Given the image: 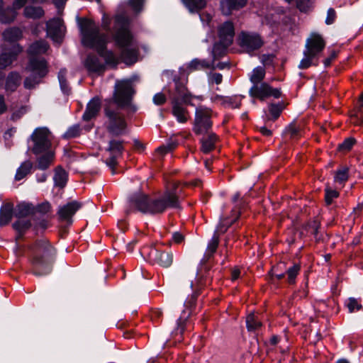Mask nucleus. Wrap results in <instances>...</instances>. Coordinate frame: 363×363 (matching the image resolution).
<instances>
[{
    "instance_id": "f257e3e1",
    "label": "nucleus",
    "mask_w": 363,
    "mask_h": 363,
    "mask_svg": "<svg viewBox=\"0 0 363 363\" xmlns=\"http://www.w3.org/2000/svg\"><path fill=\"white\" fill-rule=\"evenodd\" d=\"M178 185L174 182L171 188H168L162 195L155 198H150L145 194L136 196L130 199V207L131 209L150 215L162 214L169 208H179Z\"/></svg>"
},
{
    "instance_id": "f03ea898",
    "label": "nucleus",
    "mask_w": 363,
    "mask_h": 363,
    "mask_svg": "<svg viewBox=\"0 0 363 363\" xmlns=\"http://www.w3.org/2000/svg\"><path fill=\"white\" fill-rule=\"evenodd\" d=\"M82 43L87 47L95 48L99 55L103 57L106 63L116 67L118 62V58L111 51H105L106 36L100 34L99 28L91 20L82 19L79 23Z\"/></svg>"
},
{
    "instance_id": "7ed1b4c3",
    "label": "nucleus",
    "mask_w": 363,
    "mask_h": 363,
    "mask_svg": "<svg viewBox=\"0 0 363 363\" xmlns=\"http://www.w3.org/2000/svg\"><path fill=\"white\" fill-rule=\"evenodd\" d=\"M113 39L121 49V58L127 64L136 61L138 46L128 27V19L123 16H116L113 19Z\"/></svg>"
},
{
    "instance_id": "20e7f679",
    "label": "nucleus",
    "mask_w": 363,
    "mask_h": 363,
    "mask_svg": "<svg viewBox=\"0 0 363 363\" xmlns=\"http://www.w3.org/2000/svg\"><path fill=\"white\" fill-rule=\"evenodd\" d=\"M30 261L34 274L43 276L52 270L55 250L47 240H39L33 244L30 248Z\"/></svg>"
},
{
    "instance_id": "39448f33",
    "label": "nucleus",
    "mask_w": 363,
    "mask_h": 363,
    "mask_svg": "<svg viewBox=\"0 0 363 363\" xmlns=\"http://www.w3.org/2000/svg\"><path fill=\"white\" fill-rule=\"evenodd\" d=\"M49 48L48 44L44 40L33 43L28 48L30 62L27 69L33 75V79L26 78L24 81L26 88L31 89L39 82V79L46 75L48 72L46 61L38 56L45 54Z\"/></svg>"
},
{
    "instance_id": "423d86ee",
    "label": "nucleus",
    "mask_w": 363,
    "mask_h": 363,
    "mask_svg": "<svg viewBox=\"0 0 363 363\" xmlns=\"http://www.w3.org/2000/svg\"><path fill=\"white\" fill-rule=\"evenodd\" d=\"M325 47V41L321 35L312 33L306 42L303 57L300 62V69H307L318 65V59Z\"/></svg>"
},
{
    "instance_id": "0eeeda50",
    "label": "nucleus",
    "mask_w": 363,
    "mask_h": 363,
    "mask_svg": "<svg viewBox=\"0 0 363 363\" xmlns=\"http://www.w3.org/2000/svg\"><path fill=\"white\" fill-rule=\"evenodd\" d=\"M140 254L149 262L153 264H158L162 267H169L173 262V255L172 252L154 247H143L140 250Z\"/></svg>"
},
{
    "instance_id": "6e6552de",
    "label": "nucleus",
    "mask_w": 363,
    "mask_h": 363,
    "mask_svg": "<svg viewBox=\"0 0 363 363\" xmlns=\"http://www.w3.org/2000/svg\"><path fill=\"white\" fill-rule=\"evenodd\" d=\"M234 34V26L230 21L224 23L219 27V41L214 45L213 48V54L215 57L223 55L225 50L232 44Z\"/></svg>"
},
{
    "instance_id": "1a4fd4ad",
    "label": "nucleus",
    "mask_w": 363,
    "mask_h": 363,
    "mask_svg": "<svg viewBox=\"0 0 363 363\" xmlns=\"http://www.w3.org/2000/svg\"><path fill=\"white\" fill-rule=\"evenodd\" d=\"M135 91L132 82L125 79L117 81L115 85L113 101L120 107H125L130 104Z\"/></svg>"
},
{
    "instance_id": "9d476101",
    "label": "nucleus",
    "mask_w": 363,
    "mask_h": 363,
    "mask_svg": "<svg viewBox=\"0 0 363 363\" xmlns=\"http://www.w3.org/2000/svg\"><path fill=\"white\" fill-rule=\"evenodd\" d=\"M31 137L34 143V153L39 154L49 150L51 146V135L48 128H36Z\"/></svg>"
},
{
    "instance_id": "9b49d317",
    "label": "nucleus",
    "mask_w": 363,
    "mask_h": 363,
    "mask_svg": "<svg viewBox=\"0 0 363 363\" xmlns=\"http://www.w3.org/2000/svg\"><path fill=\"white\" fill-rule=\"evenodd\" d=\"M211 110L206 107H199L196 110L194 130L196 134L207 131L212 125Z\"/></svg>"
},
{
    "instance_id": "f8f14e48",
    "label": "nucleus",
    "mask_w": 363,
    "mask_h": 363,
    "mask_svg": "<svg viewBox=\"0 0 363 363\" xmlns=\"http://www.w3.org/2000/svg\"><path fill=\"white\" fill-rule=\"evenodd\" d=\"M251 96L264 100L269 97L278 99L281 96V91L279 89H274L268 84L262 82L255 84L250 89Z\"/></svg>"
},
{
    "instance_id": "ddd939ff",
    "label": "nucleus",
    "mask_w": 363,
    "mask_h": 363,
    "mask_svg": "<svg viewBox=\"0 0 363 363\" xmlns=\"http://www.w3.org/2000/svg\"><path fill=\"white\" fill-rule=\"evenodd\" d=\"M106 114L108 118V131L115 135H122L126 129V122L121 115L106 109Z\"/></svg>"
},
{
    "instance_id": "4468645a",
    "label": "nucleus",
    "mask_w": 363,
    "mask_h": 363,
    "mask_svg": "<svg viewBox=\"0 0 363 363\" xmlns=\"http://www.w3.org/2000/svg\"><path fill=\"white\" fill-rule=\"evenodd\" d=\"M239 41L241 47L245 48L247 52L259 48L263 41L261 37L256 33H250L242 32L239 35Z\"/></svg>"
},
{
    "instance_id": "2eb2a0df",
    "label": "nucleus",
    "mask_w": 363,
    "mask_h": 363,
    "mask_svg": "<svg viewBox=\"0 0 363 363\" xmlns=\"http://www.w3.org/2000/svg\"><path fill=\"white\" fill-rule=\"evenodd\" d=\"M48 35L55 43H60L65 34V26L60 18H54L47 23Z\"/></svg>"
},
{
    "instance_id": "dca6fc26",
    "label": "nucleus",
    "mask_w": 363,
    "mask_h": 363,
    "mask_svg": "<svg viewBox=\"0 0 363 363\" xmlns=\"http://www.w3.org/2000/svg\"><path fill=\"white\" fill-rule=\"evenodd\" d=\"M10 51L7 52V49L4 48L2 53L0 55V69H4L12 64L16 60L17 55L23 50L22 48L18 44L12 45L9 49Z\"/></svg>"
},
{
    "instance_id": "f3484780",
    "label": "nucleus",
    "mask_w": 363,
    "mask_h": 363,
    "mask_svg": "<svg viewBox=\"0 0 363 363\" xmlns=\"http://www.w3.org/2000/svg\"><path fill=\"white\" fill-rule=\"evenodd\" d=\"M123 150V147L121 141L113 140L110 142L108 148L110 157L106 160V163L109 167L113 168L116 165V160L121 155Z\"/></svg>"
},
{
    "instance_id": "a211bd4d",
    "label": "nucleus",
    "mask_w": 363,
    "mask_h": 363,
    "mask_svg": "<svg viewBox=\"0 0 363 363\" xmlns=\"http://www.w3.org/2000/svg\"><path fill=\"white\" fill-rule=\"evenodd\" d=\"M81 206L77 201H72L60 207L57 213L61 220L69 221Z\"/></svg>"
},
{
    "instance_id": "6ab92c4d",
    "label": "nucleus",
    "mask_w": 363,
    "mask_h": 363,
    "mask_svg": "<svg viewBox=\"0 0 363 363\" xmlns=\"http://www.w3.org/2000/svg\"><path fill=\"white\" fill-rule=\"evenodd\" d=\"M46 0H15L13 3V9H10L6 11V13L11 14V18H6L4 15L1 17V21L2 23H8L14 20L16 16V12L15 9H19L22 8L27 2L36 3V4H42L45 2Z\"/></svg>"
},
{
    "instance_id": "aec40b11",
    "label": "nucleus",
    "mask_w": 363,
    "mask_h": 363,
    "mask_svg": "<svg viewBox=\"0 0 363 363\" xmlns=\"http://www.w3.org/2000/svg\"><path fill=\"white\" fill-rule=\"evenodd\" d=\"M247 0H222L220 3L222 13L230 15L233 10H238L244 7Z\"/></svg>"
},
{
    "instance_id": "412c9836",
    "label": "nucleus",
    "mask_w": 363,
    "mask_h": 363,
    "mask_svg": "<svg viewBox=\"0 0 363 363\" xmlns=\"http://www.w3.org/2000/svg\"><path fill=\"white\" fill-rule=\"evenodd\" d=\"M84 66L90 72L101 73L103 72L105 67L95 55H89L84 61Z\"/></svg>"
},
{
    "instance_id": "4be33fe9",
    "label": "nucleus",
    "mask_w": 363,
    "mask_h": 363,
    "mask_svg": "<svg viewBox=\"0 0 363 363\" xmlns=\"http://www.w3.org/2000/svg\"><path fill=\"white\" fill-rule=\"evenodd\" d=\"M101 102L98 98H94L87 104L86 111L83 115L84 121H89L95 117L100 110Z\"/></svg>"
},
{
    "instance_id": "5701e85b",
    "label": "nucleus",
    "mask_w": 363,
    "mask_h": 363,
    "mask_svg": "<svg viewBox=\"0 0 363 363\" xmlns=\"http://www.w3.org/2000/svg\"><path fill=\"white\" fill-rule=\"evenodd\" d=\"M172 113L179 123H186L189 118V112L177 101H173Z\"/></svg>"
},
{
    "instance_id": "b1692460",
    "label": "nucleus",
    "mask_w": 363,
    "mask_h": 363,
    "mask_svg": "<svg viewBox=\"0 0 363 363\" xmlns=\"http://www.w3.org/2000/svg\"><path fill=\"white\" fill-rule=\"evenodd\" d=\"M176 91L178 95V97L181 99L184 103L194 105L191 103L193 99H198L201 100V96H193L186 89V88L181 84H177Z\"/></svg>"
},
{
    "instance_id": "393cba45",
    "label": "nucleus",
    "mask_w": 363,
    "mask_h": 363,
    "mask_svg": "<svg viewBox=\"0 0 363 363\" xmlns=\"http://www.w3.org/2000/svg\"><path fill=\"white\" fill-rule=\"evenodd\" d=\"M21 77L17 72H11L6 81V89L9 91H13L21 83Z\"/></svg>"
},
{
    "instance_id": "a878e982",
    "label": "nucleus",
    "mask_w": 363,
    "mask_h": 363,
    "mask_svg": "<svg viewBox=\"0 0 363 363\" xmlns=\"http://www.w3.org/2000/svg\"><path fill=\"white\" fill-rule=\"evenodd\" d=\"M218 138L215 134L211 133L201 140V151L203 153H208L215 148Z\"/></svg>"
},
{
    "instance_id": "bb28decb",
    "label": "nucleus",
    "mask_w": 363,
    "mask_h": 363,
    "mask_svg": "<svg viewBox=\"0 0 363 363\" xmlns=\"http://www.w3.org/2000/svg\"><path fill=\"white\" fill-rule=\"evenodd\" d=\"M350 121L354 125H363V94L359 97L358 108L350 116Z\"/></svg>"
},
{
    "instance_id": "cd10ccee",
    "label": "nucleus",
    "mask_w": 363,
    "mask_h": 363,
    "mask_svg": "<svg viewBox=\"0 0 363 363\" xmlns=\"http://www.w3.org/2000/svg\"><path fill=\"white\" fill-rule=\"evenodd\" d=\"M33 167V164L30 161H25L17 169L15 175V180L20 181L25 178L28 174L30 173Z\"/></svg>"
},
{
    "instance_id": "c85d7f7f",
    "label": "nucleus",
    "mask_w": 363,
    "mask_h": 363,
    "mask_svg": "<svg viewBox=\"0 0 363 363\" xmlns=\"http://www.w3.org/2000/svg\"><path fill=\"white\" fill-rule=\"evenodd\" d=\"M348 171L349 169L346 167H342L337 169L334 175L335 183L343 187L349 177Z\"/></svg>"
},
{
    "instance_id": "c756f323",
    "label": "nucleus",
    "mask_w": 363,
    "mask_h": 363,
    "mask_svg": "<svg viewBox=\"0 0 363 363\" xmlns=\"http://www.w3.org/2000/svg\"><path fill=\"white\" fill-rule=\"evenodd\" d=\"M4 38L9 43L16 42L22 36L21 30L17 28H11L6 30L3 33Z\"/></svg>"
},
{
    "instance_id": "7c9ffc66",
    "label": "nucleus",
    "mask_w": 363,
    "mask_h": 363,
    "mask_svg": "<svg viewBox=\"0 0 363 363\" xmlns=\"http://www.w3.org/2000/svg\"><path fill=\"white\" fill-rule=\"evenodd\" d=\"M54 152L49 150L44 155L39 157L38 160V168L40 169H45L52 163L54 160Z\"/></svg>"
},
{
    "instance_id": "2f4dec72",
    "label": "nucleus",
    "mask_w": 363,
    "mask_h": 363,
    "mask_svg": "<svg viewBox=\"0 0 363 363\" xmlns=\"http://www.w3.org/2000/svg\"><path fill=\"white\" fill-rule=\"evenodd\" d=\"M67 180V174L65 169L62 167H58L55 169L54 181L57 186L63 187Z\"/></svg>"
},
{
    "instance_id": "473e14b6",
    "label": "nucleus",
    "mask_w": 363,
    "mask_h": 363,
    "mask_svg": "<svg viewBox=\"0 0 363 363\" xmlns=\"http://www.w3.org/2000/svg\"><path fill=\"white\" fill-rule=\"evenodd\" d=\"M44 15V11L40 6H28L24 9V16L30 18H40Z\"/></svg>"
},
{
    "instance_id": "72a5a7b5",
    "label": "nucleus",
    "mask_w": 363,
    "mask_h": 363,
    "mask_svg": "<svg viewBox=\"0 0 363 363\" xmlns=\"http://www.w3.org/2000/svg\"><path fill=\"white\" fill-rule=\"evenodd\" d=\"M191 12L198 11L205 7L206 0H182Z\"/></svg>"
},
{
    "instance_id": "f704fd0d",
    "label": "nucleus",
    "mask_w": 363,
    "mask_h": 363,
    "mask_svg": "<svg viewBox=\"0 0 363 363\" xmlns=\"http://www.w3.org/2000/svg\"><path fill=\"white\" fill-rule=\"evenodd\" d=\"M265 76V69L262 67L255 68L250 75V82L255 85V84L262 83Z\"/></svg>"
},
{
    "instance_id": "c9c22d12",
    "label": "nucleus",
    "mask_w": 363,
    "mask_h": 363,
    "mask_svg": "<svg viewBox=\"0 0 363 363\" xmlns=\"http://www.w3.org/2000/svg\"><path fill=\"white\" fill-rule=\"evenodd\" d=\"M209 67L210 64L208 62L205 60H199L198 59H194L188 64L187 69L189 71L192 72L195 70L208 68Z\"/></svg>"
},
{
    "instance_id": "e433bc0d",
    "label": "nucleus",
    "mask_w": 363,
    "mask_h": 363,
    "mask_svg": "<svg viewBox=\"0 0 363 363\" xmlns=\"http://www.w3.org/2000/svg\"><path fill=\"white\" fill-rule=\"evenodd\" d=\"M33 212V208L28 203H21L18 206L16 216L24 218Z\"/></svg>"
},
{
    "instance_id": "4c0bfd02",
    "label": "nucleus",
    "mask_w": 363,
    "mask_h": 363,
    "mask_svg": "<svg viewBox=\"0 0 363 363\" xmlns=\"http://www.w3.org/2000/svg\"><path fill=\"white\" fill-rule=\"evenodd\" d=\"M281 108L279 105L271 104L269 106V114H266L267 120H276L279 116Z\"/></svg>"
},
{
    "instance_id": "58836bf2",
    "label": "nucleus",
    "mask_w": 363,
    "mask_h": 363,
    "mask_svg": "<svg viewBox=\"0 0 363 363\" xmlns=\"http://www.w3.org/2000/svg\"><path fill=\"white\" fill-rule=\"evenodd\" d=\"M30 225V222L28 220L24 218H19V219L13 223V226L19 233H23L29 228Z\"/></svg>"
},
{
    "instance_id": "ea45409f",
    "label": "nucleus",
    "mask_w": 363,
    "mask_h": 363,
    "mask_svg": "<svg viewBox=\"0 0 363 363\" xmlns=\"http://www.w3.org/2000/svg\"><path fill=\"white\" fill-rule=\"evenodd\" d=\"M315 0H296L297 8L301 12H308L312 9Z\"/></svg>"
},
{
    "instance_id": "a19ab883",
    "label": "nucleus",
    "mask_w": 363,
    "mask_h": 363,
    "mask_svg": "<svg viewBox=\"0 0 363 363\" xmlns=\"http://www.w3.org/2000/svg\"><path fill=\"white\" fill-rule=\"evenodd\" d=\"M246 324L249 330H256L261 326V323L256 319L253 314H250L247 316Z\"/></svg>"
},
{
    "instance_id": "79ce46f5",
    "label": "nucleus",
    "mask_w": 363,
    "mask_h": 363,
    "mask_svg": "<svg viewBox=\"0 0 363 363\" xmlns=\"http://www.w3.org/2000/svg\"><path fill=\"white\" fill-rule=\"evenodd\" d=\"M12 218V211L10 208L1 209L0 212V225L8 224Z\"/></svg>"
},
{
    "instance_id": "37998d69",
    "label": "nucleus",
    "mask_w": 363,
    "mask_h": 363,
    "mask_svg": "<svg viewBox=\"0 0 363 363\" xmlns=\"http://www.w3.org/2000/svg\"><path fill=\"white\" fill-rule=\"evenodd\" d=\"M339 196V193L335 189L327 186L325 189V200L327 205H330L334 199Z\"/></svg>"
},
{
    "instance_id": "c03bdc74",
    "label": "nucleus",
    "mask_w": 363,
    "mask_h": 363,
    "mask_svg": "<svg viewBox=\"0 0 363 363\" xmlns=\"http://www.w3.org/2000/svg\"><path fill=\"white\" fill-rule=\"evenodd\" d=\"M347 306L350 313H353L362 308L361 303L357 299L354 298H350L347 300Z\"/></svg>"
},
{
    "instance_id": "a18cd8bd",
    "label": "nucleus",
    "mask_w": 363,
    "mask_h": 363,
    "mask_svg": "<svg viewBox=\"0 0 363 363\" xmlns=\"http://www.w3.org/2000/svg\"><path fill=\"white\" fill-rule=\"evenodd\" d=\"M299 270L300 267L298 264H294L287 270L288 281L289 284H293L294 282L295 278L298 274Z\"/></svg>"
},
{
    "instance_id": "49530a36",
    "label": "nucleus",
    "mask_w": 363,
    "mask_h": 363,
    "mask_svg": "<svg viewBox=\"0 0 363 363\" xmlns=\"http://www.w3.org/2000/svg\"><path fill=\"white\" fill-rule=\"evenodd\" d=\"M227 99H230V101H229L227 100L225 107L236 108L240 106L241 98L240 96H235L233 97H227Z\"/></svg>"
},
{
    "instance_id": "de8ad7c7",
    "label": "nucleus",
    "mask_w": 363,
    "mask_h": 363,
    "mask_svg": "<svg viewBox=\"0 0 363 363\" xmlns=\"http://www.w3.org/2000/svg\"><path fill=\"white\" fill-rule=\"evenodd\" d=\"M80 134V128L79 125H73L70 127L66 133L64 134L65 138H76Z\"/></svg>"
},
{
    "instance_id": "09e8293b",
    "label": "nucleus",
    "mask_w": 363,
    "mask_h": 363,
    "mask_svg": "<svg viewBox=\"0 0 363 363\" xmlns=\"http://www.w3.org/2000/svg\"><path fill=\"white\" fill-rule=\"evenodd\" d=\"M355 143V140L352 138H348L344 142L339 145V149L342 151L347 152L352 149Z\"/></svg>"
},
{
    "instance_id": "8fccbe9b",
    "label": "nucleus",
    "mask_w": 363,
    "mask_h": 363,
    "mask_svg": "<svg viewBox=\"0 0 363 363\" xmlns=\"http://www.w3.org/2000/svg\"><path fill=\"white\" fill-rule=\"evenodd\" d=\"M218 245V238L213 236L209 242L207 247V252L209 253H214Z\"/></svg>"
},
{
    "instance_id": "3c124183",
    "label": "nucleus",
    "mask_w": 363,
    "mask_h": 363,
    "mask_svg": "<svg viewBox=\"0 0 363 363\" xmlns=\"http://www.w3.org/2000/svg\"><path fill=\"white\" fill-rule=\"evenodd\" d=\"M336 18V12L335 11L330 8L328 10L327 13V17L325 19V23L328 25H330L334 23L335 20Z\"/></svg>"
},
{
    "instance_id": "603ef678",
    "label": "nucleus",
    "mask_w": 363,
    "mask_h": 363,
    "mask_svg": "<svg viewBox=\"0 0 363 363\" xmlns=\"http://www.w3.org/2000/svg\"><path fill=\"white\" fill-rule=\"evenodd\" d=\"M166 100V96L162 93H157L153 97L154 104L158 106L164 104Z\"/></svg>"
},
{
    "instance_id": "864d4df0",
    "label": "nucleus",
    "mask_w": 363,
    "mask_h": 363,
    "mask_svg": "<svg viewBox=\"0 0 363 363\" xmlns=\"http://www.w3.org/2000/svg\"><path fill=\"white\" fill-rule=\"evenodd\" d=\"M51 209V206L48 202H44L41 204H39L37 206V211L41 213H47Z\"/></svg>"
},
{
    "instance_id": "5fc2aeb1",
    "label": "nucleus",
    "mask_w": 363,
    "mask_h": 363,
    "mask_svg": "<svg viewBox=\"0 0 363 363\" xmlns=\"http://www.w3.org/2000/svg\"><path fill=\"white\" fill-rule=\"evenodd\" d=\"M227 100H228L229 101H230V99H227V97H224V96H218V95L215 96L212 98V101L213 103L220 104V105H222L224 106H225Z\"/></svg>"
},
{
    "instance_id": "6e6d98bb",
    "label": "nucleus",
    "mask_w": 363,
    "mask_h": 363,
    "mask_svg": "<svg viewBox=\"0 0 363 363\" xmlns=\"http://www.w3.org/2000/svg\"><path fill=\"white\" fill-rule=\"evenodd\" d=\"M111 21L112 20L108 16L106 15L103 16L101 26L105 30H110V25L111 24Z\"/></svg>"
},
{
    "instance_id": "4d7b16f0",
    "label": "nucleus",
    "mask_w": 363,
    "mask_h": 363,
    "mask_svg": "<svg viewBox=\"0 0 363 363\" xmlns=\"http://www.w3.org/2000/svg\"><path fill=\"white\" fill-rule=\"evenodd\" d=\"M144 0H130V4L135 11H140L143 5Z\"/></svg>"
},
{
    "instance_id": "13d9d810",
    "label": "nucleus",
    "mask_w": 363,
    "mask_h": 363,
    "mask_svg": "<svg viewBox=\"0 0 363 363\" xmlns=\"http://www.w3.org/2000/svg\"><path fill=\"white\" fill-rule=\"evenodd\" d=\"M211 81L215 82L216 84H219L222 82L223 77L219 73H214L211 77Z\"/></svg>"
},
{
    "instance_id": "bf43d9fd",
    "label": "nucleus",
    "mask_w": 363,
    "mask_h": 363,
    "mask_svg": "<svg viewBox=\"0 0 363 363\" xmlns=\"http://www.w3.org/2000/svg\"><path fill=\"white\" fill-rule=\"evenodd\" d=\"M172 239L174 242L180 243L184 240V236L179 233H175L172 235Z\"/></svg>"
},
{
    "instance_id": "052dcab7",
    "label": "nucleus",
    "mask_w": 363,
    "mask_h": 363,
    "mask_svg": "<svg viewBox=\"0 0 363 363\" xmlns=\"http://www.w3.org/2000/svg\"><path fill=\"white\" fill-rule=\"evenodd\" d=\"M65 76H66V71L65 70H60V72H59V74H58V79H59L61 87H62L63 83L66 80Z\"/></svg>"
},
{
    "instance_id": "680f3d73",
    "label": "nucleus",
    "mask_w": 363,
    "mask_h": 363,
    "mask_svg": "<svg viewBox=\"0 0 363 363\" xmlns=\"http://www.w3.org/2000/svg\"><path fill=\"white\" fill-rule=\"evenodd\" d=\"M240 269H233V271L231 272V279H232V280L233 281L236 280L240 277Z\"/></svg>"
},
{
    "instance_id": "e2e57ef3",
    "label": "nucleus",
    "mask_w": 363,
    "mask_h": 363,
    "mask_svg": "<svg viewBox=\"0 0 363 363\" xmlns=\"http://www.w3.org/2000/svg\"><path fill=\"white\" fill-rule=\"evenodd\" d=\"M6 109V106L4 102V96H0V114L4 112Z\"/></svg>"
},
{
    "instance_id": "0e129e2a",
    "label": "nucleus",
    "mask_w": 363,
    "mask_h": 363,
    "mask_svg": "<svg viewBox=\"0 0 363 363\" xmlns=\"http://www.w3.org/2000/svg\"><path fill=\"white\" fill-rule=\"evenodd\" d=\"M363 209V205H358L356 208H354L353 213H354V218H355L357 216H359V213Z\"/></svg>"
},
{
    "instance_id": "69168bd1",
    "label": "nucleus",
    "mask_w": 363,
    "mask_h": 363,
    "mask_svg": "<svg viewBox=\"0 0 363 363\" xmlns=\"http://www.w3.org/2000/svg\"><path fill=\"white\" fill-rule=\"evenodd\" d=\"M172 147H165V146H161L157 148V152H159L161 154H166L167 152H169Z\"/></svg>"
},
{
    "instance_id": "338daca9",
    "label": "nucleus",
    "mask_w": 363,
    "mask_h": 363,
    "mask_svg": "<svg viewBox=\"0 0 363 363\" xmlns=\"http://www.w3.org/2000/svg\"><path fill=\"white\" fill-rule=\"evenodd\" d=\"M259 130L262 135L266 136H269L272 134V131L266 127H261Z\"/></svg>"
},
{
    "instance_id": "774afa93",
    "label": "nucleus",
    "mask_w": 363,
    "mask_h": 363,
    "mask_svg": "<svg viewBox=\"0 0 363 363\" xmlns=\"http://www.w3.org/2000/svg\"><path fill=\"white\" fill-rule=\"evenodd\" d=\"M57 7L63 6L67 0H52Z\"/></svg>"
}]
</instances>
